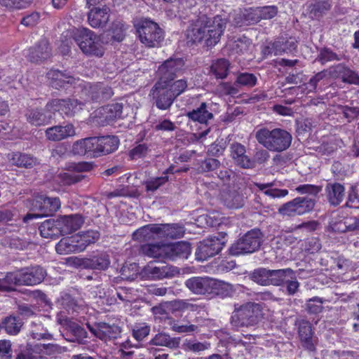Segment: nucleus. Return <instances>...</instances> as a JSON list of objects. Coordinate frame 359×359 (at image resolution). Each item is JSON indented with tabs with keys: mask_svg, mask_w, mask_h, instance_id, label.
Masks as SVG:
<instances>
[{
	"mask_svg": "<svg viewBox=\"0 0 359 359\" xmlns=\"http://www.w3.org/2000/svg\"><path fill=\"white\" fill-rule=\"evenodd\" d=\"M76 135V129L72 123H67L64 125H56L49 127L45 130V135L48 140L59 142Z\"/></svg>",
	"mask_w": 359,
	"mask_h": 359,
	"instance_id": "nucleus-18",
	"label": "nucleus"
},
{
	"mask_svg": "<svg viewBox=\"0 0 359 359\" xmlns=\"http://www.w3.org/2000/svg\"><path fill=\"white\" fill-rule=\"evenodd\" d=\"M220 165L221 163L219 160L213 158H206L198 162L197 170L199 172L204 173L214 171L219 168Z\"/></svg>",
	"mask_w": 359,
	"mask_h": 359,
	"instance_id": "nucleus-55",
	"label": "nucleus"
},
{
	"mask_svg": "<svg viewBox=\"0 0 359 359\" xmlns=\"http://www.w3.org/2000/svg\"><path fill=\"white\" fill-rule=\"evenodd\" d=\"M257 141L266 149L274 152H282L291 145L292 135L285 130L275 128L269 130L262 128L255 133Z\"/></svg>",
	"mask_w": 359,
	"mask_h": 359,
	"instance_id": "nucleus-2",
	"label": "nucleus"
},
{
	"mask_svg": "<svg viewBox=\"0 0 359 359\" xmlns=\"http://www.w3.org/2000/svg\"><path fill=\"white\" fill-rule=\"evenodd\" d=\"M230 63L224 58L214 61L210 67L211 72L217 79H224L227 76Z\"/></svg>",
	"mask_w": 359,
	"mask_h": 359,
	"instance_id": "nucleus-49",
	"label": "nucleus"
},
{
	"mask_svg": "<svg viewBox=\"0 0 359 359\" xmlns=\"http://www.w3.org/2000/svg\"><path fill=\"white\" fill-rule=\"evenodd\" d=\"M17 285H21L18 271L8 272L4 278H0V291L13 292Z\"/></svg>",
	"mask_w": 359,
	"mask_h": 359,
	"instance_id": "nucleus-43",
	"label": "nucleus"
},
{
	"mask_svg": "<svg viewBox=\"0 0 359 359\" xmlns=\"http://www.w3.org/2000/svg\"><path fill=\"white\" fill-rule=\"evenodd\" d=\"M275 182H269L266 184H262L256 182L255 186L257 187L260 191H263L264 194L271 198H283L288 194L287 189H270L274 186Z\"/></svg>",
	"mask_w": 359,
	"mask_h": 359,
	"instance_id": "nucleus-51",
	"label": "nucleus"
},
{
	"mask_svg": "<svg viewBox=\"0 0 359 359\" xmlns=\"http://www.w3.org/2000/svg\"><path fill=\"white\" fill-rule=\"evenodd\" d=\"M262 318V306L255 302H247L235 308L231 317V323L236 327H248L257 325Z\"/></svg>",
	"mask_w": 359,
	"mask_h": 359,
	"instance_id": "nucleus-4",
	"label": "nucleus"
},
{
	"mask_svg": "<svg viewBox=\"0 0 359 359\" xmlns=\"http://www.w3.org/2000/svg\"><path fill=\"white\" fill-rule=\"evenodd\" d=\"M210 344L208 341L201 342L196 339H185L182 344V348L184 351L200 353L209 349Z\"/></svg>",
	"mask_w": 359,
	"mask_h": 359,
	"instance_id": "nucleus-48",
	"label": "nucleus"
},
{
	"mask_svg": "<svg viewBox=\"0 0 359 359\" xmlns=\"http://www.w3.org/2000/svg\"><path fill=\"white\" fill-rule=\"evenodd\" d=\"M323 301L318 297L309 299L306 304V310L309 313L316 314L322 311Z\"/></svg>",
	"mask_w": 359,
	"mask_h": 359,
	"instance_id": "nucleus-63",
	"label": "nucleus"
},
{
	"mask_svg": "<svg viewBox=\"0 0 359 359\" xmlns=\"http://www.w3.org/2000/svg\"><path fill=\"white\" fill-rule=\"evenodd\" d=\"M57 219H47L42 222L39 227L41 236L43 238H55L60 235L57 229Z\"/></svg>",
	"mask_w": 359,
	"mask_h": 359,
	"instance_id": "nucleus-47",
	"label": "nucleus"
},
{
	"mask_svg": "<svg viewBox=\"0 0 359 359\" xmlns=\"http://www.w3.org/2000/svg\"><path fill=\"white\" fill-rule=\"evenodd\" d=\"M140 41L147 47L154 48L160 45L164 39V32L159 25L149 19L140 20L136 25Z\"/></svg>",
	"mask_w": 359,
	"mask_h": 359,
	"instance_id": "nucleus-5",
	"label": "nucleus"
},
{
	"mask_svg": "<svg viewBox=\"0 0 359 359\" xmlns=\"http://www.w3.org/2000/svg\"><path fill=\"white\" fill-rule=\"evenodd\" d=\"M81 102L73 99H54L47 103V108L53 112L58 111L67 116H73L76 111L81 109Z\"/></svg>",
	"mask_w": 359,
	"mask_h": 359,
	"instance_id": "nucleus-17",
	"label": "nucleus"
},
{
	"mask_svg": "<svg viewBox=\"0 0 359 359\" xmlns=\"http://www.w3.org/2000/svg\"><path fill=\"white\" fill-rule=\"evenodd\" d=\"M21 285L32 286L41 283L46 276V270L39 265L18 270Z\"/></svg>",
	"mask_w": 359,
	"mask_h": 359,
	"instance_id": "nucleus-16",
	"label": "nucleus"
},
{
	"mask_svg": "<svg viewBox=\"0 0 359 359\" xmlns=\"http://www.w3.org/2000/svg\"><path fill=\"white\" fill-rule=\"evenodd\" d=\"M226 20L220 15H216L213 18H210V22L205 25V41L207 46H213L217 44L226 27Z\"/></svg>",
	"mask_w": 359,
	"mask_h": 359,
	"instance_id": "nucleus-12",
	"label": "nucleus"
},
{
	"mask_svg": "<svg viewBox=\"0 0 359 359\" xmlns=\"http://www.w3.org/2000/svg\"><path fill=\"white\" fill-rule=\"evenodd\" d=\"M110 263L109 255L105 252H101L88 258V269L105 271L109 268Z\"/></svg>",
	"mask_w": 359,
	"mask_h": 359,
	"instance_id": "nucleus-37",
	"label": "nucleus"
},
{
	"mask_svg": "<svg viewBox=\"0 0 359 359\" xmlns=\"http://www.w3.org/2000/svg\"><path fill=\"white\" fill-rule=\"evenodd\" d=\"M231 156L235 163L243 168L253 167V161L245 154V146L238 142H235L230 146Z\"/></svg>",
	"mask_w": 359,
	"mask_h": 359,
	"instance_id": "nucleus-30",
	"label": "nucleus"
},
{
	"mask_svg": "<svg viewBox=\"0 0 359 359\" xmlns=\"http://www.w3.org/2000/svg\"><path fill=\"white\" fill-rule=\"evenodd\" d=\"M316 60L322 65H325L328 62L339 61L341 60V57L333 52L331 49L324 48L320 50Z\"/></svg>",
	"mask_w": 359,
	"mask_h": 359,
	"instance_id": "nucleus-60",
	"label": "nucleus"
},
{
	"mask_svg": "<svg viewBox=\"0 0 359 359\" xmlns=\"http://www.w3.org/2000/svg\"><path fill=\"white\" fill-rule=\"evenodd\" d=\"M251 279L257 284L263 286L269 285V269L259 268L250 275Z\"/></svg>",
	"mask_w": 359,
	"mask_h": 359,
	"instance_id": "nucleus-57",
	"label": "nucleus"
},
{
	"mask_svg": "<svg viewBox=\"0 0 359 359\" xmlns=\"http://www.w3.org/2000/svg\"><path fill=\"white\" fill-rule=\"evenodd\" d=\"M27 121L36 126H45L53 119V112L47 108L31 109L26 114Z\"/></svg>",
	"mask_w": 359,
	"mask_h": 359,
	"instance_id": "nucleus-25",
	"label": "nucleus"
},
{
	"mask_svg": "<svg viewBox=\"0 0 359 359\" xmlns=\"http://www.w3.org/2000/svg\"><path fill=\"white\" fill-rule=\"evenodd\" d=\"M102 34H106L107 41H104L105 44L122 41L126 35L124 26L121 22L114 23L111 29L104 32Z\"/></svg>",
	"mask_w": 359,
	"mask_h": 359,
	"instance_id": "nucleus-45",
	"label": "nucleus"
},
{
	"mask_svg": "<svg viewBox=\"0 0 359 359\" xmlns=\"http://www.w3.org/2000/svg\"><path fill=\"white\" fill-rule=\"evenodd\" d=\"M262 234L259 229H252L229 248V254L238 256L243 254H250L257 251L261 245Z\"/></svg>",
	"mask_w": 359,
	"mask_h": 359,
	"instance_id": "nucleus-6",
	"label": "nucleus"
},
{
	"mask_svg": "<svg viewBox=\"0 0 359 359\" xmlns=\"http://www.w3.org/2000/svg\"><path fill=\"white\" fill-rule=\"evenodd\" d=\"M12 161L17 166L25 168H32L36 163V160L32 156L22 153L13 154Z\"/></svg>",
	"mask_w": 359,
	"mask_h": 359,
	"instance_id": "nucleus-54",
	"label": "nucleus"
},
{
	"mask_svg": "<svg viewBox=\"0 0 359 359\" xmlns=\"http://www.w3.org/2000/svg\"><path fill=\"white\" fill-rule=\"evenodd\" d=\"M214 279L205 277H192L185 282L186 287L196 294H212Z\"/></svg>",
	"mask_w": 359,
	"mask_h": 359,
	"instance_id": "nucleus-20",
	"label": "nucleus"
},
{
	"mask_svg": "<svg viewBox=\"0 0 359 359\" xmlns=\"http://www.w3.org/2000/svg\"><path fill=\"white\" fill-rule=\"evenodd\" d=\"M66 330L65 339L71 342L85 344L88 338V332L79 324L70 320H65L64 323Z\"/></svg>",
	"mask_w": 359,
	"mask_h": 359,
	"instance_id": "nucleus-23",
	"label": "nucleus"
},
{
	"mask_svg": "<svg viewBox=\"0 0 359 359\" xmlns=\"http://www.w3.org/2000/svg\"><path fill=\"white\" fill-rule=\"evenodd\" d=\"M84 220L81 215L75 214L64 215L57 219V226L60 236L70 234L81 228Z\"/></svg>",
	"mask_w": 359,
	"mask_h": 359,
	"instance_id": "nucleus-19",
	"label": "nucleus"
},
{
	"mask_svg": "<svg viewBox=\"0 0 359 359\" xmlns=\"http://www.w3.org/2000/svg\"><path fill=\"white\" fill-rule=\"evenodd\" d=\"M325 194L330 205L336 207L340 205L345 198V187L339 182L328 183L325 188Z\"/></svg>",
	"mask_w": 359,
	"mask_h": 359,
	"instance_id": "nucleus-27",
	"label": "nucleus"
},
{
	"mask_svg": "<svg viewBox=\"0 0 359 359\" xmlns=\"http://www.w3.org/2000/svg\"><path fill=\"white\" fill-rule=\"evenodd\" d=\"M210 22V18L206 14L201 13L194 22L187 30V36L193 43L201 42L205 38V25Z\"/></svg>",
	"mask_w": 359,
	"mask_h": 359,
	"instance_id": "nucleus-21",
	"label": "nucleus"
},
{
	"mask_svg": "<svg viewBox=\"0 0 359 359\" xmlns=\"http://www.w3.org/2000/svg\"><path fill=\"white\" fill-rule=\"evenodd\" d=\"M123 104L116 102L109 104L100 109L101 121L103 124H111L122 117Z\"/></svg>",
	"mask_w": 359,
	"mask_h": 359,
	"instance_id": "nucleus-29",
	"label": "nucleus"
},
{
	"mask_svg": "<svg viewBox=\"0 0 359 359\" xmlns=\"http://www.w3.org/2000/svg\"><path fill=\"white\" fill-rule=\"evenodd\" d=\"M213 285L212 294H215L222 298L231 297L235 292L233 286L228 283L214 279Z\"/></svg>",
	"mask_w": 359,
	"mask_h": 359,
	"instance_id": "nucleus-50",
	"label": "nucleus"
},
{
	"mask_svg": "<svg viewBox=\"0 0 359 359\" xmlns=\"http://www.w3.org/2000/svg\"><path fill=\"white\" fill-rule=\"evenodd\" d=\"M74 39L81 51L87 55L100 57L104 53V44L107 41L106 34L97 35L88 28H81L77 30Z\"/></svg>",
	"mask_w": 359,
	"mask_h": 359,
	"instance_id": "nucleus-3",
	"label": "nucleus"
},
{
	"mask_svg": "<svg viewBox=\"0 0 359 359\" xmlns=\"http://www.w3.org/2000/svg\"><path fill=\"white\" fill-rule=\"evenodd\" d=\"M159 224H148L135 231L133 234V238L134 240L140 241H149L161 238Z\"/></svg>",
	"mask_w": 359,
	"mask_h": 359,
	"instance_id": "nucleus-32",
	"label": "nucleus"
},
{
	"mask_svg": "<svg viewBox=\"0 0 359 359\" xmlns=\"http://www.w3.org/2000/svg\"><path fill=\"white\" fill-rule=\"evenodd\" d=\"M293 270L290 268L269 269V285L281 286L285 284L287 276H292Z\"/></svg>",
	"mask_w": 359,
	"mask_h": 359,
	"instance_id": "nucleus-42",
	"label": "nucleus"
},
{
	"mask_svg": "<svg viewBox=\"0 0 359 359\" xmlns=\"http://www.w3.org/2000/svg\"><path fill=\"white\" fill-rule=\"evenodd\" d=\"M132 332L133 337L140 341L149 334L150 327L146 323L136 324L133 326Z\"/></svg>",
	"mask_w": 359,
	"mask_h": 359,
	"instance_id": "nucleus-62",
	"label": "nucleus"
},
{
	"mask_svg": "<svg viewBox=\"0 0 359 359\" xmlns=\"http://www.w3.org/2000/svg\"><path fill=\"white\" fill-rule=\"evenodd\" d=\"M29 334L34 339H51L53 335L41 323H33L31 325Z\"/></svg>",
	"mask_w": 359,
	"mask_h": 359,
	"instance_id": "nucleus-53",
	"label": "nucleus"
},
{
	"mask_svg": "<svg viewBox=\"0 0 359 359\" xmlns=\"http://www.w3.org/2000/svg\"><path fill=\"white\" fill-rule=\"evenodd\" d=\"M161 238H180L185 232L184 226L180 224H161Z\"/></svg>",
	"mask_w": 359,
	"mask_h": 359,
	"instance_id": "nucleus-38",
	"label": "nucleus"
},
{
	"mask_svg": "<svg viewBox=\"0 0 359 359\" xmlns=\"http://www.w3.org/2000/svg\"><path fill=\"white\" fill-rule=\"evenodd\" d=\"M85 175L71 172H62L59 175L60 182L63 185H72L81 182Z\"/></svg>",
	"mask_w": 359,
	"mask_h": 359,
	"instance_id": "nucleus-59",
	"label": "nucleus"
},
{
	"mask_svg": "<svg viewBox=\"0 0 359 359\" xmlns=\"http://www.w3.org/2000/svg\"><path fill=\"white\" fill-rule=\"evenodd\" d=\"M295 325L297 327L299 337L303 348L310 353H315L317 339L313 337L314 332L310 322L300 319L296 320Z\"/></svg>",
	"mask_w": 359,
	"mask_h": 359,
	"instance_id": "nucleus-15",
	"label": "nucleus"
},
{
	"mask_svg": "<svg viewBox=\"0 0 359 359\" xmlns=\"http://www.w3.org/2000/svg\"><path fill=\"white\" fill-rule=\"evenodd\" d=\"M259 13L257 8H250L241 12L234 18L235 25L242 27L243 25H253L260 21Z\"/></svg>",
	"mask_w": 359,
	"mask_h": 359,
	"instance_id": "nucleus-34",
	"label": "nucleus"
},
{
	"mask_svg": "<svg viewBox=\"0 0 359 359\" xmlns=\"http://www.w3.org/2000/svg\"><path fill=\"white\" fill-rule=\"evenodd\" d=\"M88 328L95 337L104 341L117 339L121 332L119 326L104 322L97 323L95 327L88 325Z\"/></svg>",
	"mask_w": 359,
	"mask_h": 359,
	"instance_id": "nucleus-22",
	"label": "nucleus"
},
{
	"mask_svg": "<svg viewBox=\"0 0 359 359\" xmlns=\"http://www.w3.org/2000/svg\"><path fill=\"white\" fill-rule=\"evenodd\" d=\"M28 59L32 62H39L49 58L51 55V49L48 41L43 39L29 49Z\"/></svg>",
	"mask_w": 359,
	"mask_h": 359,
	"instance_id": "nucleus-26",
	"label": "nucleus"
},
{
	"mask_svg": "<svg viewBox=\"0 0 359 359\" xmlns=\"http://www.w3.org/2000/svg\"><path fill=\"white\" fill-rule=\"evenodd\" d=\"M173 271L169 265L158 262H149L142 268L140 276L144 279L160 280L172 276Z\"/></svg>",
	"mask_w": 359,
	"mask_h": 359,
	"instance_id": "nucleus-14",
	"label": "nucleus"
},
{
	"mask_svg": "<svg viewBox=\"0 0 359 359\" xmlns=\"http://www.w3.org/2000/svg\"><path fill=\"white\" fill-rule=\"evenodd\" d=\"M81 252L83 251L88 245L95 243L100 238V233L97 231L88 230L74 235Z\"/></svg>",
	"mask_w": 359,
	"mask_h": 359,
	"instance_id": "nucleus-41",
	"label": "nucleus"
},
{
	"mask_svg": "<svg viewBox=\"0 0 359 359\" xmlns=\"http://www.w3.org/2000/svg\"><path fill=\"white\" fill-rule=\"evenodd\" d=\"M187 116L191 121L200 123L207 124L213 118V114L210 111L206 102H201L200 106L187 114Z\"/></svg>",
	"mask_w": 359,
	"mask_h": 359,
	"instance_id": "nucleus-35",
	"label": "nucleus"
},
{
	"mask_svg": "<svg viewBox=\"0 0 359 359\" xmlns=\"http://www.w3.org/2000/svg\"><path fill=\"white\" fill-rule=\"evenodd\" d=\"M170 329L177 333H191L197 332L198 330V327L196 325L189 324V325H183L181 324L179 321L172 320L170 323Z\"/></svg>",
	"mask_w": 359,
	"mask_h": 359,
	"instance_id": "nucleus-61",
	"label": "nucleus"
},
{
	"mask_svg": "<svg viewBox=\"0 0 359 359\" xmlns=\"http://www.w3.org/2000/svg\"><path fill=\"white\" fill-rule=\"evenodd\" d=\"M80 249L74 236L61 239L55 246L56 252L60 255L80 252Z\"/></svg>",
	"mask_w": 359,
	"mask_h": 359,
	"instance_id": "nucleus-39",
	"label": "nucleus"
},
{
	"mask_svg": "<svg viewBox=\"0 0 359 359\" xmlns=\"http://www.w3.org/2000/svg\"><path fill=\"white\" fill-rule=\"evenodd\" d=\"M114 94L111 87L102 83H87L81 90V97L85 102L109 99Z\"/></svg>",
	"mask_w": 359,
	"mask_h": 359,
	"instance_id": "nucleus-11",
	"label": "nucleus"
},
{
	"mask_svg": "<svg viewBox=\"0 0 359 359\" xmlns=\"http://www.w3.org/2000/svg\"><path fill=\"white\" fill-rule=\"evenodd\" d=\"M223 204L229 209H239L245 205V197L239 189L228 188L221 194Z\"/></svg>",
	"mask_w": 359,
	"mask_h": 359,
	"instance_id": "nucleus-24",
	"label": "nucleus"
},
{
	"mask_svg": "<svg viewBox=\"0 0 359 359\" xmlns=\"http://www.w3.org/2000/svg\"><path fill=\"white\" fill-rule=\"evenodd\" d=\"M315 200L309 196L297 197L282 205L278 213L283 216L295 217L311 212L315 206Z\"/></svg>",
	"mask_w": 359,
	"mask_h": 359,
	"instance_id": "nucleus-8",
	"label": "nucleus"
},
{
	"mask_svg": "<svg viewBox=\"0 0 359 359\" xmlns=\"http://www.w3.org/2000/svg\"><path fill=\"white\" fill-rule=\"evenodd\" d=\"M184 66V61L182 58L170 57L168 59L158 67L160 76L158 80L173 83L175 82L173 80L182 72Z\"/></svg>",
	"mask_w": 359,
	"mask_h": 359,
	"instance_id": "nucleus-13",
	"label": "nucleus"
},
{
	"mask_svg": "<svg viewBox=\"0 0 359 359\" xmlns=\"http://www.w3.org/2000/svg\"><path fill=\"white\" fill-rule=\"evenodd\" d=\"M224 243L216 236L203 239L198 244L195 255L198 261L203 262L217 255L223 248Z\"/></svg>",
	"mask_w": 359,
	"mask_h": 359,
	"instance_id": "nucleus-10",
	"label": "nucleus"
},
{
	"mask_svg": "<svg viewBox=\"0 0 359 359\" xmlns=\"http://www.w3.org/2000/svg\"><path fill=\"white\" fill-rule=\"evenodd\" d=\"M100 137L83 138L74 142L72 151L75 155L99 157L102 156Z\"/></svg>",
	"mask_w": 359,
	"mask_h": 359,
	"instance_id": "nucleus-9",
	"label": "nucleus"
},
{
	"mask_svg": "<svg viewBox=\"0 0 359 359\" xmlns=\"http://www.w3.org/2000/svg\"><path fill=\"white\" fill-rule=\"evenodd\" d=\"M48 76L52 79V86L55 88H64L66 84H74L76 79L66 72L51 70Z\"/></svg>",
	"mask_w": 359,
	"mask_h": 359,
	"instance_id": "nucleus-40",
	"label": "nucleus"
},
{
	"mask_svg": "<svg viewBox=\"0 0 359 359\" xmlns=\"http://www.w3.org/2000/svg\"><path fill=\"white\" fill-rule=\"evenodd\" d=\"M297 48V41L294 38H281L273 43L274 55H280L282 53L292 52Z\"/></svg>",
	"mask_w": 359,
	"mask_h": 359,
	"instance_id": "nucleus-44",
	"label": "nucleus"
},
{
	"mask_svg": "<svg viewBox=\"0 0 359 359\" xmlns=\"http://www.w3.org/2000/svg\"><path fill=\"white\" fill-rule=\"evenodd\" d=\"M187 88L184 79H179L173 83L158 80L151 88L149 95L152 97L156 107L161 110L170 108L175 100L183 93Z\"/></svg>",
	"mask_w": 359,
	"mask_h": 359,
	"instance_id": "nucleus-1",
	"label": "nucleus"
},
{
	"mask_svg": "<svg viewBox=\"0 0 359 359\" xmlns=\"http://www.w3.org/2000/svg\"><path fill=\"white\" fill-rule=\"evenodd\" d=\"M109 20V9L107 7H93L88 12V21L93 28L105 27Z\"/></svg>",
	"mask_w": 359,
	"mask_h": 359,
	"instance_id": "nucleus-28",
	"label": "nucleus"
},
{
	"mask_svg": "<svg viewBox=\"0 0 359 359\" xmlns=\"http://www.w3.org/2000/svg\"><path fill=\"white\" fill-rule=\"evenodd\" d=\"M1 324L7 334L16 335L20 332L23 323L19 318L9 316L2 320Z\"/></svg>",
	"mask_w": 359,
	"mask_h": 359,
	"instance_id": "nucleus-46",
	"label": "nucleus"
},
{
	"mask_svg": "<svg viewBox=\"0 0 359 359\" xmlns=\"http://www.w3.org/2000/svg\"><path fill=\"white\" fill-rule=\"evenodd\" d=\"M140 253L154 259H166V244L163 243H147L140 247Z\"/></svg>",
	"mask_w": 359,
	"mask_h": 359,
	"instance_id": "nucleus-33",
	"label": "nucleus"
},
{
	"mask_svg": "<svg viewBox=\"0 0 359 359\" xmlns=\"http://www.w3.org/2000/svg\"><path fill=\"white\" fill-rule=\"evenodd\" d=\"M180 337H171L165 332H159L150 340L149 344L157 346H166L171 349H175L180 346Z\"/></svg>",
	"mask_w": 359,
	"mask_h": 359,
	"instance_id": "nucleus-36",
	"label": "nucleus"
},
{
	"mask_svg": "<svg viewBox=\"0 0 359 359\" xmlns=\"http://www.w3.org/2000/svg\"><path fill=\"white\" fill-rule=\"evenodd\" d=\"M15 359H38V356L34 352L31 345L20 346L18 350L15 351Z\"/></svg>",
	"mask_w": 359,
	"mask_h": 359,
	"instance_id": "nucleus-64",
	"label": "nucleus"
},
{
	"mask_svg": "<svg viewBox=\"0 0 359 359\" xmlns=\"http://www.w3.org/2000/svg\"><path fill=\"white\" fill-rule=\"evenodd\" d=\"M166 259L175 261L177 259H187L191 254V245L187 242H177L166 244Z\"/></svg>",
	"mask_w": 359,
	"mask_h": 359,
	"instance_id": "nucleus-31",
	"label": "nucleus"
},
{
	"mask_svg": "<svg viewBox=\"0 0 359 359\" xmlns=\"http://www.w3.org/2000/svg\"><path fill=\"white\" fill-rule=\"evenodd\" d=\"M102 156L115 151L118 147L119 140L115 136L100 137Z\"/></svg>",
	"mask_w": 359,
	"mask_h": 359,
	"instance_id": "nucleus-52",
	"label": "nucleus"
},
{
	"mask_svg": "<svg viewBox=\"0 0 359 359\" xmlns=\"http://www.w3.org/2000/svg\"><path fill=\"white\" fill-rule=\"evenodd\" d=\"M60 201L57 197H48L42 194L34 196L32 202L33 209L39 213H27L23 217V222L28 223L33 219L53 215L60 208Z\"/></svg>",
	"mask_w": 359,
	"mask_h": 359,
	"instance_id": "nucleus-7",
	"label": "nucleus"
},
{
	"mask_svg": "<svg viewBox=\"0 0 359 359\" xmlns=\"http://www.w3.org/2000/svg\"><path fill=\"white\" fill-rule=\"evenodd\" d=\"M168 180V176L151 177L144 182V185L147 191L154 192L165 184Z\"/></svg>",
	"mask_w": 359,
	"mask_h": 359,
	"instance_id": "nucleus-56",
	"label": "nucleus"
},
{
	"mask_svg": "<svg viewBox=\"0 0 359 359\" xmlns=\"http://www.w3.org/2000/svg\"><path fill=\"white\" fill-rule=\"evenodd\" d=\"M257 76L251 73H240L236 78V83L241 86L252 88L257 83Z\"/></svg>",
	"mask_w": 359,
	"mask_h": 359,
	"instance_id": "nucleus-58",
	"label": "nucleus"
}]
</instances>
